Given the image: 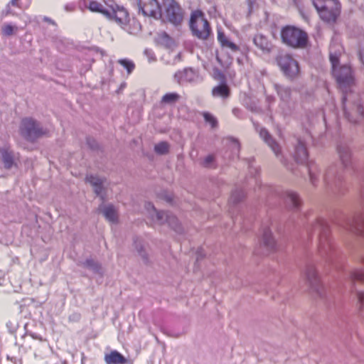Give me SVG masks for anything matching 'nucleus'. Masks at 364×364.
I'll list each match as a JSON object with an SVG mask.
<instances>
[{
    "label": "nucleus",
    "mask_w": 364,
    "mask_h": 364,
    "mask_svg": "<svg viewBox=\"0 0 364 364\" xmlns=\"http://www.w3.org/2000/svg\"><path fill=\"white\" fill-rule=\"evenodd\" d=\"M342 53V48L336 43L330 46V61L332 65V71L340 90L343 93V105L345 114L352 123H358L364 117V109L359 103H348L351 99L348 92H353L355 86V79L351 68L348 65L338 66L339 57Z\"/></svg>",
    "instance_id": "1"
},
{
    "label": "nucleus",
    "mask_w": 364,
    "mask_h": 364,
    "mask_svg": "<svg viewBox=\"0 0 364 364\" xmlns=\"http://www.w3.org/2000/svg\"><path fill=\"white\" fill-rule=\"evenodd\" d=\"M319 17L328 23H335L341 11V5L338 0H313Z\"/></svg>",
    "instance_id": "2"
},
{
    "label": "nucleus",
    "mask_w": 364,
    "mask_h": 364,
    "mask_svg": "<svg viewBox=\"0 0 364 364\" xmlns=\"http://www.w3.org/2000/svg\"><path fill=\"white\" fill-rule=\"evenodd\" d=\"M281 38L284 43L294 48H305L308 43L307 33L291 26L282 28Z\"/></svg>",
    "instance_id": "3"
},
{
    "label": "nucleus",
    "mask_w": 364,
    "mask_h": 364,
    "mask_svg": "<svg viewBox=\"0 0 364 364\" xmlns=\"http://www.w3.org/2000/svg\"><path fill=\"white\" fill-rule=\"evenodd\" d=\"M190 27L194 36L201 40H206L211 33L209 22L205 14L200 10L192 12L190 19Z\"/></svg>",
    "instance_id": "4"
},
{
    "label": "nucleus",
    "mask_w": 364,
    "mask_h": 364,
    "mask_svg": "<svg viewBox=\"0 0 364 364\" xmlns=\"http://www.w3.org/2000/svg\"><path fill=\"white\" fill-rule=\"evenodd\" d=\"M276 60L280 70L287 77L293 80L299 75V63L291 55L282 53L277 56Z\"/></svg>",
    "instance_id": "5"
},
{
    "label": "nucleus",
    "mask_w": 364,
    "mask_h": 364,
    "mask_svg": "<svg viewBox=\"0 0 364 364\" xmlns=\"http://www.w3.org/2000/svg\"><path fill=\"white\" fill-rule=\"evenodd\" d=\"M21 134L28 141H34L46 135V131L40 127L39 124L31 118L22 119L20 127Z\"/></svg>",
    "instance_id": "6"
},
{
    "label": "nucleus",
    "mask_w": 364,
    "mask_h": 364,
    "mask_svg": "<svg viewBox=\"0 0 364 364\" xmlns=\"http://www.w3.org/2000/svg\"><path fill=\"white\" fill-rule=\"evenodd\" d=\"M167 20L173 25H180L183 20V11L175 0H162Z\"/></svg>",
    "instance_id": "7"
},
{
    "label": "nucleus",
    "mask_w": 364,
    "mask_h": 364,
    "mask_svg": "<svg viewBox=\"0 0 364 364\" xmlns=\"http://www.w3.org/2000/svg\"><path fill=\"white\" fill-rule=\"evenodd\" d=\"M105 5L109 7L108 13L106 17L110 20L114 21L119 26H125L129 21V14L128 11L122 6H119L114 2H105Z\"/></svg>",
    "instance_id": "8"
},
{
    "label": "nucleus",
    "mask_w": 364,
    "mask_h": 364,
    "mask_svg": "<svg viewBox=\"0 0 364 364\" xmlns=\"http://www.w3.org/2000/svg\"><path fill=\"white\" fill-rule=\"evenodd\" d=\"M139 12L144 16L158 18L161 16V6L157 0H136Z\"/></svg>",
    "instance_id": "9"
},
{
    "label": "nucleus",
    "mask_w": 364,
    "mask_h": 364,
    "mask_svg": "<svg viewBox=\"0 0 364 364\" xmlns=\"http://www.w3.org/2000/svg\"><path fill=\"white\" fill-rule=\"evenodd\" d=\"M147 210L151 209L156 215V220L160 224H162L166 221L168 225L174 229L176 231H178V220L173 215H169L166 213L159 212L156 210L154 206L151 203L147 204Z\"/></svg>",
    "instance_id": "10"
},
{
    "label": "nucleus",
    "mask_w": 364,
    "mask_h": 364,
    "mask_svg": "<svg viewBox=\"0 0 364 364\" xmlns=\"http://www.w3.org/2000/svg\"><path fill=\"white\" fill-rule=\"evenodd\" d=\"M31 2L32 0H11L2 11V16L5 17L14 16L16 14L14 10L15 8L22 11L28 9Z\"/></svg>",
    "instance_id": "11"
},
{
    "label": "nucleus",
    "mask_w": 364,
    "mask_h": 364,
    "mask_svg": "<svg viewBox=\"0 0 364 364\" xmlns=\"http://www.w3.org/2000/svg\"><path fill=\"white\" fill-rule=\"evenodd\" d=\"M255 46L259 49L262 53H269L272 48L273 44L268 38L262 34H257L253 38Z\"/></svg>",
    "instance_id": "12"
},
{
    "label": "nucleus",
    "mask_w": 364,
    "mask_h": 364,
    "mask_svg": "<svg viewBox=\"0 0 364 364\" xmlns=\"http://www.w3.org/2000/svg\"><path fill=\"white\" fill-rule=\"evenodd\" d=\"M106 364H127V358L117 350H111L105 355Z\"/></svg>",
    "instance_id": "13"
},
{
    "label": "nucleus",
    "mask_w": 364,
    "mask_h": 364,
    "mask_svg": "<svg viewBox=\"0 0 364 364\" xmlns=\"http://www.w3.org/2000/svg\"><path fill=\"white\" fill-rule=\"evenodd\" d=\"M262 244L265 249V252H269L275 250L276 242L272 236L269 229L264 230L262 237Z\"/></svg>",
    "instance_id": "14"
},
{
    "label": "nucleus",
    "mask_w": 364,
    "mask_h": 364,
    "mask_svg": "<svg viewBox=\"0 0 364 364\" xmlns=\"http://www.w3.org/2000/svg\"><path fill=\"white\" fill-rule=\"evenodd\" d=\"M85 6L92 12L100 13L106 17L108 13L109 7L106 5L105 7L101 3L94 1L90 0L85 3Z\"/></svg>",
    "instance_id": "15"
},
{
    "label": "nucleus",
    "mask_w": 364,
    "mask_h": 364,
    "mask_svg": "<svg viewBox=\"0 0 364 364\" xmlns=\"http://www.w3.org/2000/svg\"><path fill=\"white\" fill-rule=\"evenodd\" d=\"M212 95L215 97L228 98L230 95V89L226 83H222L212 89Z\"/></svg>",
    "instance_id": "16"
},
{
    "label": "nucleus",
    "mask_w": 364,
    "mask_h": 364,
    "mask_svg": "<svg viewBox=\"0 0 364 364\" xmlns=\"http://www.w3.org/2000/svg\"><path fill=\"white\" fill-rule=\"evenodd\" d=\"M260 136L264 140V141L271 147L272 151L276 155H278L279 152V146L277 142H275L272 136L269 135L268 132L265 129H262L259 132Z\"/></svg>",
    "instance_id": "17"
},
{
    "label": "nucleus",
    "mask_w": 364,
    "mask_h": 364,
    "mask_svg": "<svg viewBox=\"0 0 364 364\" xmlns=\"http://www.w3.org/2000/svg\"><path fill=\"white\" fill-rule=\"evenodd\" d=\"M308 152L305 145L299 141L296 148L295 159L296 161L304 163L307 160Z\"/></svg>",
    "instance_id": "18"
},
{
    "label": "nucleus",
    "mask_w": 364,
    "mask_h": 364,
    "mask_svg": "<svg viewBox=\"0 0 364 364\" xmlns=\"http://www.w3.org/2000/svg\"><path fill=\"white\" fill-rule=\"evenodd\" d=\"M218 41L222 47H226L235 51L238 49L237 46L232 42L230 41L225 33L221 31H218Z\"/></svg>",
    "instance_id": "19"
},
{
    "label": "nucleus",
    "mask_w": 364,
    "mask_h": 364,
    "mask_svg": "<svg viewBox=\"0 0 364 364\" xmlns=\"http://www.w3.org/2000/svg\"><path fill=\"white\" fill-rule=\"evenodd\" d=\"M0 154L5 168H10L14 164V156L11 151L4 148L0 149Z\"/></svg>",
    "instance_id": "20"
},
{
    "label": "nucleus",
    "mask_w": 364,
    "mask_h": 364,
    "mask_svg": "<svg viewBox=\"0 0 364 364\" xmlns=\"http://www.w3.org/2000/svg\"><path fill=\"white\" fill-rule=\"evenodd\" d=\"M86 181L92 186L95 193L99 196L102 191L103 181L101 178L92 175L87 176L86 177Z\"/></svg>",
    "instance_id": "21"
},
{
    "label": "nucleus",
    "mask_w": 364,
    "mask_h": 364,
    "mask_svg": "<svg viewBox=\"0 0 364 364\" xmlns=\"http://www.w3.org/2000/svg\"><path fill=\"white\" fill-rule=\"evenodd\" d=\"M307 280L312 287H316L319 284V278L316 270L314 267H309L306 272Z\"/></svg>",
    "instance_id": "22"
},
{
    "label": "nucleus",
    "mask_w": 364,
    "mask_h": 364,
    "mask_svg": "<svg viewBox=\"0 0 364 364\" xmlns=\"http://www.w3.org/2000/svg\"><path fill=\"white\" fill-rule=\"evenodd\" d=\"M181 96L176 92L166 93L161 100V103L163 105H173L179 101Z\"/></svg>",
    "instance_id": "23"
},
{
    "label": "nucleus",
    "mask_w": 364,
    "mask_h": 364,
    "mask_svg": "<svg viewBox=\"0 0 364 364\" xmlns=\"http://www.w3.org/2000/svg\"><path fill=\"white\" fill-rule=\"evenodd\" d=\"M103 214L105 217V218L111 222V223H116L117 221L118 215L116 210L112 205H108L106 206L103 209Z\"/></svg>",
    "instance_id": "24"
},
{
    "label": "nucleus",
    "mask_w": 364,
    "mask_h": 364,
    "mask_svg": "<svg viewBox=\"0 0 364 364\" xmlns=\"http://www.w3.org/2000/svg\"><path fill=\"white\" fill-rule=\"evenodd\" d=\"M190 74H193V71L191 70L185 69L183 71L177 72L175 74V78L176 79L178 83L182 84L184 82L191 80V78H188V76Z\"/></svg>",
    "instance_id": "25"
},
{
    "label": "nucleus",
    "mask_w": 364,
    "mask_h": 364,
    "mask_svg": "<svg viewBox=\"0 0 364 364\" xmlns=\"http://www.w3.org/2000/svg\"><path fill=\"white\" fill-rule=\"evenodd\" d=\"M117 63L127 70L128 75H130L135 69V64L132 60L127 58L119 59L117 60Z\"/></svg>",
    "instance_id": "26"
},
{
    "label": "nucleus",
    "mask_w": 364,
    "mask_h": 364,
    "mask_svg": "<svg viewBox=\"0 0 364 364\" xmlns=\"http://www.w3.org/2000/svg\"><path fill=\"white\" fill-rule=\"evenodd\" d=\"M17 30L18 28L16 26H13L10 23L3 25L1 28L2 35L6 36H9L14 34Z\"/></svg>",
    "instance_id": "27"
},
{
    "label": "nucleus",
    "mask_w": 364,
    "mask_h": 364,
    "mask_svg": "<svg viewBox=\"0 0 364 364\" xmlns=\"http://www.w3.org/2000/svg\"><path fill=\"white\" fill-rule=\"evenodd\" d=\"M169 145L166 141H161L154 146V151L159 154H165L168 152Z\"/></svg>",
    "instance_id": "28"
},
{
    "label": "nucleus",
    "mask_w": 364,
    "mask_h": 364,
    "mask_svg": "<svg viewBox=\"0 0 364 364\" xmlns=\"http://www.w3.org/2000/svg\"><path fill=\"white\" fill-rule=\"evenodd\" d=\"M203 117L205 122L209 123L212 128H215L218 126L217 119L209 112H203Z\"/></svg>",
    "instance_id": "29"
},
{
    "label": "nucleus",
    "mask_w": 364,
    "mask_h": 364,
    "mask_svg": "<svg viewBox=\"0 0 364 364\" xmlns=\"http://www.w3.org/2000/svg\"><path fill=\"white\" fill-rule=\"evenodd\" d=\"M351 279L353 282H360L364 283V272L361 269H355L351 273Z\"/></svg>",
    "instance_id": "30"
},
{
    "label": "nucleus",
    "mask_w": 364,
    "mask_h": 364,
    "mask_svg": "<svg viewBox=\"0 0 364 364\" xmlns=\"http://www.w3.org/2000/svg\"><path fill=\"white\" fill-rule=\"evenodd\" d=\"M159 41L165 46L170 48L173 44V41L171 37H169L166 33H163L159 35Z\"/></svg>",
    "instance_id": "31"
},
{
    "label": "nucleus",
    "mask_w": 364,
    "mask_h": 364,
    "mask_svg": "<svg viewBox=\"0 0 364 364\" xmlns=\"http://www.w3.org/2000/svg\"><path fill=\"white\" fill-rule=\"evenodd\" d=\"M288 198L292 203V204L294 205V207H296V208L299 207V205L300 204V200L296 193H289L288 194Z\"/></svg>",
    "instance_id": "32"
},
{
    "label": "nucleus",
    "mask_w": 364,
    "mask_h": 364,
    "mask_svg": "<svg viewBox=\"0 0 364 364\" xmlns=\"http://www.w3.org/2000/svg\"><path fill=\"white\" fill-rule=\"evenodd\" d=\"M214 160V157L213 155L207 156L203 161V166H209Z\"/></svg>",
    "instance_id": "33"
},
{
    "label": "nucleus",
    "mask_w": 364,
    "mask_h": 364,
    "mask_svg": "<svg viewBox=\"0 0 364 364\" xmlns=\"http://www.w3.org/2000/svg\"><path fill=\"white\" fill-rule=\"evenodd\" d=\"M340 156L342 161L345 164V161L350 159V154L348 151H345L344 153L340 152Z\"/></svg>",
    "instance_id": "34"
},
{
    "label": "nucleus",
    "mask_w": 364,
    "mask_h": 364,
    "mask_svg": "<svg viewBox=\"0 0 364 364\" xmlns=\"http://www.w3.org/2000/svg\"><path fill=\"white\" fill-rule=\"evenodd\" d=\"M353 230L355 232L364 234V223L362 225L355 227Z\"/></svg>",
    "instance_id": "35"
},
{
    "label": "nucleus",
    "mask_w": 364,
    "mask_h": 364,
    "mask_svg": "<svg viewBox=\"0 0 364 364\" xmlns=\"http://www.w3.org/2000/svg\"><path fill=\"white\" fill-rule=\"evenodd\" d=\"M357 296H358V301L360 303H363L364 301V291L358 292Z\"/></svg>",
    "instance_id": "36"
},
{
    "label": "nucleus",
    "mask_w": 364,
    "mask_h": 364,
    "mask_svg": "<svg viewBox=\"0 0 364 364\" xmlns=\"http://www.w3.org/2000/svg\"><path fill=\"white\" fill-rule=\"evenodd\" d=\"M360 55L361 61L364 65V41L363 42L362 46H361V51H360Z\"/></svg>",
    "instance_id": "37"
},
{
    "label": "nucleus",
    "mask_w": 364,
    "mask_h": 364,
    "mask_svg": "<svg viewBox=\"0 0 364 364\" xmlns=\"http://www.w3.org/2000/svg\"><path fill=\"white\" fill-rule=\"evenodd\" d=\"M43 21H46V22H48V23H49L50 24L55 25V23L54 22V21H53L52 19H50L48 17H44L43 18Z\"/></svg>",
    "instance_id": "38"
},
{
    "label": "nucleus",
    "mask_w": 364,
    "mask_h": 364,
    "mask_svg": "<svg viewBox=\"0 0 364 364\" xmlns=\"http://www.w3.org/2000/svg\"><path fill=\"white\" fill-rule=\"evenodd\" d=\"M219 79L221 80H225V76L222 73H220L219 74Z\"/></svg>",
    "instance_id": "39"
},
{
    "label": "nucleus",
    "mask_w": 364,
    "mask_h": 364,
    "mask_svg": "<svg viewBox=\"0 0 364 364\" xmlns=\"http://www.w3.org/2000/svg\"><path fill=\"white\" fill-rule=\"evenodd\" d=\"M86 264L89 267L92 266V261L91 260H87Z\"/></svg>",
    "instance_id": "40"
},
{
    "label": "nucleus",
    "mask_w": 364,
    "mask_h": 364,
    "mask_svg": "<svg viewBox=\"0 0 364 364\" xmlns=\"http://www.w3.org/2000/svg\"><path fill=\"white\" fill-rule=\"evenodd\" d=\"M234 196H231V200H233L234 202H235L236 200L233 199Z\"/></svg>",
    "instance_id": "41"
},
{
    "label": "nucleus",
    "mask_w": 364,
    "mask_h": 364,
    "mask_svg": "<svg viewBox=\"0 0 364 364\" xmlns=\"http://www.w3.org/2000/svg\"><path fill=\"white\" fill-rule=\"evenodd\" d=\"M236 111H237V109H233V112L235 113Z\"/></svg>",
    "instance_id": "42"
},
{
    "label": "nucleus",
    "mask_w": 364,
    "mask_h": 364,
    "mask_svg": "<svg viewBox=\"0 0 364 364\" xmlns=\"http://www.w3.org/2000/svg\"><path fill=\"white\" fill-rule=\"evenodd\" d=\"M362 311H363V316H364V309H363V310H362Z\"/></svg>",
    "instance_id": "43"
}]
</instances>
